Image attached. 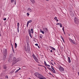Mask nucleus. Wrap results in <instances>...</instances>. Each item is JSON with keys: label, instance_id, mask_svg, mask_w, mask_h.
Segmentation results:
<instances>
[{"label": "nucleus", "instance_id": "f257e3e1", "mask_svg": "<svg viewBox=\"0 0 79 79\" xmlns=\"http://www.w3.org/2000/svg\"><path fill=\"white\" fill-rule=\"evenodd\" d=\"M35 76L40 79H47L45 77H44L42 74L39 73H34Z\"/></svg>", "mask_w": 79, "mask_h": 79}, {"label": "nucleus", "instance_id": "f03ea898", "mask_svg": "<svg viewBox=\"0 0 79 79\" xmlns=\"http://www.w3.org/2000/svg\"><path fill=\"white\" fill-rule=\"evenodd\" d=\"M32 56L33 58L35 61H36V62H37L38 63H39V60H38V59H37L35 56V54H33V55H32Z\"/></svg>", "mask_w": 79, "mask_h": 79}, {"label": "nucleus", "instance_id": "7ed1b4c3", "mask_svg": "<svg viewBox=\"0 0 79 79\" xmlns=\"http://www.w3.org/2000/svg\"><path fill=\"white\" fill-rule=\"evenodd\" d=\"M74 22L75 24H78L79 23V19L77 17H75L74 18Z\"/></svg>", "mask_w": 79, "mask_h": 79}, {"label": "nucleus", "instance_id": "20e7f679", "mask_svg": "<svg viewBox=\"0 0 79 79\" xmlns=\"http://www.w3.org/2000/svg\"><path fill=\"white\" fill-rule=\"evenodd\" d=\"M69 41L71 42V43L73 44H76V42L74 41V40H72L71 38H69Z\"/></svg>", "mask_w": 79, "mask_h": 79}, {"label": "nucleus", "instance_id": "39448f33", "mask_svg": "<svg viewBox=\"0 0 79 79\" xmlns=\"http://www.w3.org/2000/svg\"><path fill=\"white\" fill-rule=\"evenodd\" d=\"M13 63L14 64L16 63V57H14L13 58Z\"/></svg>", "mask_w": 79, "mask_h": 79}, {"label": "nucleus", "instance_id": "423d86ee", "mask_svg": "<svg viewBox=\"0 0 79 79\" xmlns=\"http://www.w3.org/2000/svg\"><path fill=\"white\" fill-rule=\"evenodd\" d=\"M59 69L60 71H63L64 70V68L61 66L59 67Z\"/></svg>", "mask_w": 79, "mask_h": 79}, {"label": "nucleus", "instance_id": "0eeeda50", "mask_svg": "<svg viewBox=\"0 0 79 79\" xmlns=\"http://www.w3.org/2000/svg\"><path fill=\"white\" fill-rule=\"evenodd\" d=\"M3 55H7V50L6 49H4L3 52Z\"/></svg>", "mask_w": 79, "mask_h": 79}, {"label": "nucleus", "instance_id": "6e6552de", "mask_svg": "<svg viewBox=\"0 0 79 79\" xmlns=\"http://www.w3.org/2000/svg\"><path fill=\"white\" fill-rule=\"evenodd\" d=\"M32 23V20H30L28 21V22L27 23V27H28L29 23Z\"/></svg>", "mask_w": 79, "mask_h": 79}, {"label": "nucleus", "instance_id": "1a4fd4ad", "mask_svg": "<svg viewBox=\"0 0 79 79\" xmlns=\"http://www.w3.org/2000/svg\"><path fill=\"white\" fill-rule=\"evenodd\" d=\"M49 70H50V71H52L53 73H56V72H55V70H53V69H52L51 68H50V69H49Z\"/></svg>", "mask_w": 79, "mask_h": 79}, {"label": "nucleus", "instance_id": "9d476101", "mask_svg": "<svg viewBox=\"0 0 79 79\" xmlns=\"http://www.w3.org/2000/svg\"><path fill=\"white\" fill-rule=\"evenodd\" d=\"M70 15H71V16H74V13H73L72 11H70Z\"/></svg>", "mask_w": 79, "mask_h": 79}, {"label": "nucleus", "instance_id": "9b49d317", "mask_svg": "<svg viewBox=\"0 0 79 79\" xmlns=\"http://www.w3.org/2000/svg\"><path fill=\"white\" fill-rule=\"evenodd\" d=\"M20 60H21V59L19 58L16 59V63H17V62H18V61H20Z\"/></svg>", "mask_w": 79, "mask_h": 79}, {"label": "nucleus", "instance_id": "f8f14e48", "mask_svg": "<svg viewBox=\"0 0 79 79\" xmlns=\"http://www.w3.org/2000/svg\"><path fill=\"white\" fill-rule=\"evenodd\" d=\"M49 47H50V48H52V50H56V49H55V48H54L53 47L51 46H50Z\"/></svg>", "mask_w": 79, "mask_h": 79}, {"label": "nucleus", "instance_id": "ddd939ff", "mask_svg": "<svg viewBox=\"0 0 79 79\" xmlns=\"http://www.w3.org/2000/svg\"><path fill=\"white\" fill-rule=\"evenodd\" d=\"M44 32H47V31H48V29H47V28H45L44 29Z\"/></svg>", "mask_w": 79, "mask_h": 79}, {"label": "nucleus", "instance_id": "4468645a", "mask_svg": "<svg viewBox=\"0 0 79 79\" xmlns=\"http://www.w3.org/2000/svg\"><path fill=\"white\" fill-rule=\"evenodd\" d=\"M31 10H31V8H28L27 10L28 11H30V12H31Z\"/></svg>", "mask_w": 79, "mask_h": 79}, {"label": "nucleus", "instance_id": "2eb2a0df", "mask_svg": "<svg viewBox=\"0 0 79 79\" xmlns=\"http://www.w3.org/2000/svg\"><path fill=\"white\" fill-rule=\"evenodd\" d=\"M7 55V54H3L4 55L3 60H5V59H6V56Z\"/></svg>", "mask_w": 79, "mask_h": 79}, {"label": "nucleus", "instance_id": "dca6fc26", "mask_svg": "<svg viewBox=\"0 0 79 79\" xmlns=\"http://www.w3.org/2000/svg\"><path fill=\"white\" fill-rule=\"evenodd\" d=\"M40 32H42V34H44V33H45L44 32V31H42V29H40Z\"/></svg>", "mask_w": 79, "mask_h": 79}, {"label": "nucleus", "instance_id": "f3484780", "mask_svg": "<svg viewBox=\"0 0 79 79\" xmlns=\"http://www.w3.org/2000/svg\"><path fill=\"white\" fill-rule=\"evenodd\" d=\"M68 61L69 62V63H71V59H70V58L69 57H68Z\"/></svg>", "mask_w": 79, "mask_h": 79}, {"label": "nucleus", "instance_id": "a211bd4d", "mask_svg": "<svg viewBox=\"0 0 79 79\" xmlns=\"http://www.w3.org/2000/svg\"><path fill=\"white\" fill-rule=\"evenodd\" d=\"M31 1V2L32 3H35V1L34 0H30Z\"/></svg>", "mask_w": 79, "mask_h": 79}, {"label": "nucleus", "instance_id": "6ab92c4d", "mask_svg": "<svg viewBox=\"0 0 79 79\" xmlns=\"http://www.w3.org/2000/svg\"><path fill=\"white\" fill-rule=\"evenodd\" d=\"M19 23H17V28H19Z\"/></svg>", "mask_w": 79, "mask_h": 79}, {"label": "nucleus", "instance_id": "aec40b11", "mask_svg": "<svg viewBox=\"0 0 79 79\" xmlns=\"http://www.w3.org/2000/svg\"><path fill=\"white\" fill-rule=\"evenodd\" d=\"M28 33L29 34H31V31L29 29H28Z\"/></svg>", "mask_w": 79, "mask_h": 79}, {"label": "nucleus", "instance_id": "412c9836", "mask_svg": "<svg viewBox=\"0 0 79 79\" xmlns=\"http://www.w3.org/2000/svg\"><path fill=\"white\" fill-rule=\"evenodd\" d=\"M31 33L33 34L34 33V31H33V28L31 29Z\"/></svg>", "mask_w": 79, "mask_h": 79}, {"label": "nucleus", "instance_id": "4be33fe9", "mask_svg": "<svg viewBox=\"0 0 79 79\" xmlns=\"http://www.w3.org/2000/svg\"><path fill=\"white\" fill-rule=\"evenodd\" d=\"M44 64L46 66H47V63L45 61H44Z\"/></svg>", "mask_w": 79, "mask_h": 79}, {"label": "nucleus", "instance_id": "5701e85b", "mask_svg": "<svg viewBox=\"0 0 79 79\" xmlns=\"http://www.w3.org/2000/svg\"><path fill=\"white\" fill-rule=\"evenodd\" d=\"M24 50L25 51H26V52H27V48L26 47H25Z\"/></svg>", "mask_w": 79, "mask_h": 79}, {"label": "nucleus", "instance_id": "b1692460", "mask_svg": "<svg viewBox=\"0 0 79 79\" xmlns=\"http://www.w3.org/2000/svg\"><path fill=\"white\" fill-rule=\"evenodd\" d=\"M15 48H16V47H17V44L16 43H15Z\"/></svg>", "mask_w": 79, "mask_h": 79}, {"label": "nucleus", "instance_id": "393cba45", "mask_svg": "<svg viewBox=\"0 0 79 79\" xmlns=\"http://www.w3.org/2000/svg\"><path fill=\"white\" fill-rule=\"evenodd\" d=\"M40 38H42V35L40 34Z\"/></svg>", "mask_w": 79, "mask_h": 79}, {"label": "nucleus", "instance_id": "a878e982", "mask_svg": "<svg viewBox=\"0 0 79 79\" xmlns=\"http://www.w3.org/2000/svg\"><path fill=\"white\" fill-rule=\"evenodd\" d=\"M7 67L5 65H4V69H5Z\"/></svg>", "mask_w": 79, "mask_h": 79}, {"label": "nucleus", "instance_id": "bb28decb", "mask_svg": "<svg viewBox=\"0 0 79 79\" xmlns=\"http://www.w3.org/2000/svg\"><path fill=\"white\" fill-rule=\"evenodd\" d=\"M60 27H63V25H62V24L60 23Z\"/></svg>", "mask_w": 79, "mask_h": 79}, {"label": "nucleus", "instance_id": "cd10ccee", "mask_svg": "<svg viewBox=\"0 0 79 79\" xmlns=\"http://www.w3.org/2000/svg\"><path fill=\"white\" fill-rule=\"evenodd\" d=\"M14 2H15V5H16V0H15Z\"/></svg>", "mask_w": 79, "mask_h": 79}, {"label": "nucleus", "instance_id": "c85d7f7f", "mask_svg": "<svg viewBox=\"0 0 79 79\" xmlns=\"http://www.w3.org/2000/svg\"><path fill=\"white\" fill-rule=\"evenodd\" d=\"M27 48L28 51H30V48H29V47Z\"/></svg>", "mask_w": 79, "mask_h": 79}, {"label": "nucleus", "instance_id": "c756f323", "mask_svg": "<svg viewBox=\"0 0 79 79\" xmlns=\"http://www.w3.org/2000/svg\"><path fill=\"white\" fill-rule=\"evenodd\" d=\"M29 35L30 37H31V38H32V35H31V33L29 34Z\"/></svg>", "mask_w": 79, "mask_h": 79}, {"label": "nucleus", "instance_id": "7c9ffc66", "mask_svg": "<svg viewBox=\"0 0 79 79\" xmlns=\"http://www.w3.org/2000/svg\"><path fill=\"white\" fill-rule=\"evenodd\" d=\"M11 3H13L14 2V0H10Z\"/></svg>", "mask_w": 79, "mask_h": 79}, {"label": "nucleus", "instance_id": "2f4dec72", "mask_svg": "<svg viewBox=\"0 0 79 79\" xmlns=\"http://www.w3.org/2000/svg\"><path fill=\"white\" fill-rule=\"evenodd\" d=\"M51 68L53 70H55V69H54V68H53V66H51Z\"/></svg>", "mask_w": 79, "mask_h": 79}, {"label": "nucleus", "instance_id": "473e14b6", "mask_svg": "<svg viewBox=\"0 0 79 79\" xmlns=\"http://www.w3.org/2000/svg\"><path fill=\"white\" fill-rule=\"evenodd\" d=\"M61 24V23H58L56 24V25H60Z\"/></svg>", "mask_w": 79, "mask_h": 79}, {"label": "nucleus", "instance_id": "72a5a7b5", "mask_svg": "<svg viewBox=\"0 0 79 79\" xmlns=\"http://www.w3.org/2000/svg\"><path fill=\"white\" fill-rule=\"evenodd\" d=\"M54 18L55 20H57V17H56Z\"/></svg>", "mask_w": 79, "mask_h": 79}, {"label": "nucleus", "instance_id": "f704fd0d", "mask_svg": "<svg viewBox=\"0 0 79 79\" xmlns=\"http://www.w3.org/2000/svg\"><path fill=\"white\" fill-rule=\"evenodd\" d=\"M11 47L12 48V49H13V45H12V44H11Z\"/></svg>", "mask_w": 79, "mask_h": 79}, {"label": "nucleus", "instance_id": "c9c22d12", "mask_svg": "<svg viewBox=\"0 0 79 79\" xmlns=\"http://www.w3.org/2000/svg\"><path fill=\"white\" fill-rule=\"evenodd\" d=\"M47 68H48V69H49V70H50V68L48 67H47Z\"/></svg>", "mask_w": 79, "mask_h": 79}, {"label": "nucleus", "instance_id": "e433bc0d", "mask_svg": "<svg viewBox=\"0 0 79 79\" xmlns=\"http://www.w3.org/2000/svg\"><path fill=\"white\" fill-rule=\"evenodd\" d=\"M60 37H61V38L62 39V40L64 39L63 38V36H62L61 35V36H60Z\"/></svg>", "mask_w": 79, "mask_h": 79}, {"label": "nucleus", "instance_id": "4c0bfd02", "mask_svg": "<svg viewBox=\"0 0 79 79\" xmlns=\"http://www.w3.org/2000/svg\"><path fill=\"white\" fill-rule=\"evenodd\" d=\"M50 63L51 64H52V65H53V66H54V64H53V63H52V62H50Z\"/></svg>", "mask_w": 79, "mask_h": 79}, {"label": "nucleus", "instance_id": "58836bf2", "mask_svg": "<svg viewBox=\"0 0 79 79\" xmlns=\"http://www.w3.org/2000/svg\"><path fill=\"white\" fill-rule=\"evenodd\" d=\"M62 40H63V41L64 43L65 42V41H64V39H63Z\"/></svg>", "mask_w": 79, "mask_h": 79}, {"label": "nucleus", "instance_id": "ea45409f", "mask_svg": "<svg viewBox=\"0 0 79 79\" xmlns=\"http://www.w3.org/2000/svg\"><path fill=\"white\" fill-rule=\"evenodd\" d=\"M12 51L13 53H15V50H14V49H12Z\"/></svg>", "mask_w": 79, "mask_h": 79}, {"label": "nucleus", "instance_id": "a19ab883", "mask_svg": "<svg viewBox=\"0 0 79 79\" xmlns=\"http://www.w3.org/2000/svg\"><path fill=\"white\" fill-rule=\"evenodd\" d=\"M19 71V69H18L17 70H16V71H15V73H18V72Z\"/></svg>", "mask_w": 79, "mask_h": 79}, {"label": "nucleus", "instance_id": "79ce46f5", "mask_svg": "<svg viewBox=\"0 0 79 79\" xmlns=\"http://www.w3.org/2000/svg\"><path fill=\"white\" fill-rule=\"evenodd\" d=\"M27 16H29V13H27Z\"/></svg>", "mask_w": 79, "mask_h": 79}, {"label": "nucleus", "instance_id": "37998d69", "mask_svg": "<svg viewBox=\"0 0 79 79\" xmlns=\"http://www.w3.org/2000/svg\"><path fill=\"white\" fill-rule=\"evenodd\" d=\"M18 32H19V28H17Z\"/></svg>", "mask_w": 79, "mask_h": 79}, {"label": "nucleus", "instance_id": "c03bdc74", "mask_svg": "<svg viewBox=\"0 0 79 79\" xmlns=\"http://www.w3.org/2000/svg\"><path fill=\"white\" fill-rule=\"evenodd\" d=\"M6 18H5L4 19H3V20L4 21H6Z\"/></svg>", "mask_w": 79, "mask_h": 79}, {"label": "nucleus", "instance_id": "a18cd8bd", "mask_svg": "<svg viewBox=\"0 0 79 79\" xmlns=\"http://www.w3.org/2000/svg\"><path fill=\"white\" fill-rule=\"evenodd\" d=\"M6 78H7V79H8V76H6Z\"/></svg>", "mask_w": 79, "mask_h": 79}, {"label": "nucleus", "instance_id": "49530a36", "mask_svg": "<svg viewBox=\"0 0 79 79\" xmlns=\"http://www.w3.org/2000/svg\"><path fill=\"white\" fill-rule=\"evenodd\" d=\"M35 45H36V46H38V44H35Z\"/></svg>", "mask_w": 79, "mask_h": 79}, {"label": "nucleus", "instance_id": "de8ad7c7", "mask_svg": "<svg viewBox=\"0 0 79 79\" xmlns=\"http://www.w3.org/2000/svg\"><path fill=\"white\" fill-rule=\"evenodd\" d=\"M50 52H51V53H52V52H53V51H52V50H50Z\"/></svg>", "mask_w": 79, "mask_h": 79}, {"label": "nucleus", "instance_id": "09e8293b", "mask_svg": "<svg viewBox=\"0 0 79 79\" xmlns=\"http://www.w3.org/2000/svg\"><path fill=\"white\" fill-rule=\"evenodd\" d=\"M8 61L9 62H10V59H9L8 60Z\"/></svg>", "mask_w": 79, "mask_h": 79}, {"label": "nucleus", "instance_id": "8fccbe9b", "mask_svg": "<svg viewBox=\"0 0 79 79\" xmlns=\"http://www.w3.org/2000/svg\"><path fill=\"white\" fill-rule=\"evenodd\" d=\"M64 27H63L62 28V30H64Z\"/></svg>", "mask_w": 79, "mask_h": 79}, {"label": "nucleus", "instance_id": "3c124183", "mask_svg": "<svg viewBox=\"0 0 79 79\" xmlns=\"http://www.w3.org/2000/svg\"><path fill=\"white\" fill-rule=\"evenodd\" d=\"M49 66V67H50V65H48V64H47V66Z\"/></svg>", "mask_w": 79, "mask_h": 79}, {"label": "nucleus", "instance_id": "603ef678", "mask_svg": "<svg viewBox=\"0 0 79 79\" xmlns=\"http://www.w3.org/2000/svg\"><path fill=\"white\" fill-rule=\"evenodd\" d=\"M14 73V71H12L10 73Z\"/></svg>", "mask_w": 79, "mask_h": 79}, {"label": "nucleus", "instance_id": "864d4df0", "mask_svg": "<svg viewBox=\"0 0 79 79\" xmlns=\"http://www.w3.org/2000/svg\"><path fill=\"white\" fill-rule=\"evenodd\" d=\"M64 35H65L66 34V33H65V32H64Z\"/></svg>", "mask_w": 79, "mask_h": 79}, {"label": "nucleus", "instance_id": "5fc2aeb1", "mask_svg": "<svg viewBox=\"0 0 79 79\" xmlns=\"http://www.w3.org/2000/svg\"><path fill=\"white\" fill-rule=\"evenodd\" d=\"M44 68H45L46 70H47V68H46V67H44Z\"/></svg>", "mask_w": 79, "mask_h": 79}, {"label": "nucleus", "instance_id": "6e6d98bb", "mask_svg": "<svg viewBox=\"0 0 79 79\" xmlns=\"http://www.w3.org/2000/svg\"><path fill=\"white\" fill-rule=\"evenodd\" d=\"M38 47L39 48H40V47L39 46H38Z\"/></svg>", "mask_w": 79, "mask_h": 79}, {"label": "nucleus", "instance_id": "4d7b16f0", "mask_svg": "<svg viewBox=\"0 0 79 79\" xmlns=\"http://www.w3.org/2000/svg\"><path fill=\"white\" fill-rule=\"evenodd\" d=\"M78 75L79 76V72H78Z\"/></svg>", "mask_w": 79, "mask_h": 79}, {"label": "nucleus", "instance_id": "13d9d810", "mask_svg": "<svg viewBox=\"0 0 79 79\" xmlns=\"http://www.w3.org/2000/svg\"><path fill=\"white\" fill-rule=\"evenodd\" d=\"M56 20L57 22H58V20H57H57Z\"/></svg>", "mask_w": 79, "mask_h": 79}, {"label": "nucleus", "instance_id": "bf43d9fd", "mask_svg": "<svg viewBox=\"0 0 79 79\" xmlns=\"http://www.w3.org/2000/svg\"><path fill=\"white\" fill-rule=\"evenodd\" d=\"M0 36H2V35H1V33H0Z\"/></svg>", "mask_w": 79, "mask_h": 79}, {"label": "nucleus", "instance_id": "052dcab7", "mask_svg": "<svg viewBox=\"0 0 79 79\" xmlns=\"http://www.w3.org/2000/svg\"><path fill=\"white\" fill-rule=\"evenodd\" d=\"M63 31L64 32V30H63Z\"/></svg>", "mask_w": 79, "mask_h": 79}, {"label": "nucleus", "instance_id": "680f3d73", "mask_svg": "<svg viewBox=\"0 0 79 79\" xmlns=\"http://www.w3.org/2000/svg\"><path fill=\"white\" fill-rule=\"evenodd\" d=\"M28 79H31V78H29Z\"/></svg>", "mask_w": 79, "mask_h": 79}, {"label": "nucleus", "instance_id": "e2e57ef3", "mask_svg": "<svg viewBox=\"0 0 79 79\" xmlns=\"http://www.w3.org/2000/svg\"><path fill=\"white\" fill-rule=\"evenodd\" d=\"M46 1H49V0H46Z\"/></svg>", "mask_w": 79, "mask_h": 79}, {"label": "nucleus", "instance_id": "0e129e2a", "mask_svg": "<svg viewBox=\"0 0 79 79\" xmlns=\"http://www.w3.org/2000/svg\"><path fill=\"white\" fill-rule=\"evenodd\" d=\"M69 36H70V34H69Z\"/></svg>", "mask_w": 79, "mask_h": 79}, {"label": "nucleus", "instance_id": "69168bd1", "mask_svg": "<svg viewBox=\"0 0 79 79\" xmlns=\"http://www.w3.org/2000/svg\"><path fill=\"white\" fill-rule=\"evenodd\" d=\"M20 69H21V68H19V70H20Z\"/></svg>", "mask_w": 79, "mask_h": 79}, {"label": "nucleus", "instance_id": "338daca9", "mask_svg": "<svg viewBox=\"0 0 79 79\" xmlns=\"http://www.w3.org/2000/svg\"><path fill=\"white\" fill-rule=\"evenodd\" d=\"M23 67V68H25V66H24Z\"/></svg>", "mask_w": 79, "mask_h": 79}, {"label": "nucleus", "instance_id": "774afa93", "mask_svg": "<svg viewBox=\"0 0 79 79\" xmlns=\"http://www.w3.org/2000/svg\"><path fill=\"white\" fill-rule=\"evenodd\" d=\"M53 61V60H51V61Z\"/></svg>", "mask_w": 79, "mask_h": 79}]
</instances>
